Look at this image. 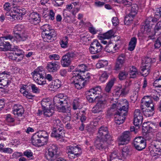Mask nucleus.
Instances as JSON below:
<instances>
[{
  "label": "nucleus",
  "instance_id": "42",
  "mask_svg": "<svg viewBox=\"0 0 161 161\" xmlns=\"http://www.w3.org/2000/svg\"><path fill=\"white\" fill-rule=\"evenodd\" d=\"M53 101L54 105L57 108H59V106L62 105L60 99H59L58 95L54 97Z\"/></svg>",
  "mask_w": 161,
  "mask_h": 161
},
{
  "label": "nucleus",
  "instance_id": "30",
  "mask_svg": "<svg viewBox=\"0 0 161 161\" xmlns=\"http://www.w3.org/2000/svg\"><path fill=\"white\" fill-rule=\"evenodd\" d=\"M147 132H148L154 133L158 130V127L153 124H150L146 126Z\"/></svg>",
  "mask_w": 161,
  "mask_h": 161
},
{
  "label": "nucleus",
  "instance_id": "24",
  "mask_svg": "<svg viewBox=\"0 0 161 161\" xmlns=\"http://www.w3.org/2000/svg\"><path fill=\"white\" fill-rule=\"evenodd\" d=\"M58 96L60 99L61 104L64 105H68L69 102V97L67 96L64 95L63 94H60L58 95Z\"/></svg>",
  "mask_w": 161,
  "mask_h": 161
},
{
  "label": "nucleus",
  "instance_id": "19",
  "mask_svg": "<svg viewBox=\"0 0 161 161\" xmlns=\"http://www.w3.org/2000/svg\"><path fill=\"white\" fill-rule=\"evenodd\" d=\"M59 153L48 151L46 155V157L48 160L53 161L59 156Z\"/></svg>",
  "mask_w": 161,
  "mask_h": 161
},
{
  "label": "nucleus",
  "instance_id": "64",
  "mask_svg": "<svg viewBox=\"0 0 161 161\" xmlns=\"http://www.w3.org/2000/svg\"><path fill=\"white\" fill-rule=\"evenodd\" d=\"M5 41L9 40L10 41H13L15 40V38L14 36L10 34H7L3 36Z\"/></svg>",
  "mask_w": 161,
  "mask_h": 161
},
{
  "label": "nucleus",
  "instance_id": "53",
  "mask_svg": "<svg viewBox=\"0 0 161 161\" xmlns=\"http://www.w3.org/2000/svg\"><path fill=\"white\" fill-rule=\"evenodd\" d=\"M68 40V37L67 36H65L61 40L60 44L62 47L65 48L67 47Z\"/></svg>",
  "mask_w": 161,
  "mask_h": 161
},
{
  "label": "nucleus",
  "instance_id": "23",
  "mask_svg": "<svg viewBox=\"0 0 161 161\" xmlns=\"http://www.w3.org/2000/svg\"><path fill=\"white\" fill-rule=\"evenodd\" d=\"M14 34L16 35L15 37L19 41H25L28 37V36L26 32H22L20 34L19 32H16V31H15Z\"/></svg>",
  "mask_w": 161,
  "mask_h": 161
},
{
  "label": "nucleus",
  "instance_id": "49",
  "mask_svg": "<svg viewBox=\"0 0 161 161\" xmlns=\"http://www.w3.org/2000/svg\"><path fill=\"white\" fill-rule=\"evenodd\" d=\"M60 81L57 80L52 82V85H51V88H52L55 89H57L60 87Z\"/></svg>",
  "mask_w": 161,
  "mask_h": 161
},
{
  "label": "nucleus",
  "instance_id": "61",
  "mask_svg": "<svg viewBox=\"0 0 161 161\" xmlns=\"http://www.w3.org/2000/svg\"><path fill=\"white\" fill-rule=\"evenodd\" d=\"M11 13H13L14 14L18 15V17H19V16L22 14V13L21 12L20 10L16 7L14 8L11 10Z\"/></svg>",
  "mask_w": 161,
  "mask_h": 161
},
{
  "label": "nucleus",
  "instance_id": "60",
  "mask_svg": "<svg viewBox=\"0 0 161 161\" xmlns=\"http://www.w3.org/2000/svg\"><path fill=\"white\" fill-rule=\"evenodd\" d=\"M153 110H152L151 109H148L145 111L143 113L145 116L147 117H149L152 116L153 114Z\"/></svg>",
  "mask_w": 161,
  "mask_h": 161
},
{
  "label": "nucleus",
  "instance_id": "50",
  "mask_svg": "<svg viewBox=\"0 0 161 161\" xmlns=\"http://www.w3.org/2000/svg\"><path fill=\"white\" fill-rule=\"evenodd\" d=\"M8 18L11 21L16 19H20V18L18 17V15L14 14L13 13H10L9 14H8Z\"/></svg>",
  "mask_w": 161,
  "mask_h": 161
},
{
  "label": "nucleus",
  "instance_id": "8",
  "mask_svg": "<svg viewBox=\"0 0 161 161\" xmlns=\"http://www.w3.org/2000/svg\"><path fill=\"white\" fill-rule=\"evenodd\" d=\"M134 144L136 150L138 151L142 150L146 147V140L141 136L136 137L134 140Z\"/></svg>",
  "mask_w": 161,
  "mask_h": 161
},
{
  "label": "nucleus",
  "instance_id": "12",
  "mask_svg": "<svg viewBox=\"0 0 161 161\" xmlns=\"http://www.w3.org/2000/svg\"><path fill=\"white\" fill-rule=\"evenodd\" d=\"M119 111H116L114 114V120L115 123L119 125L123 123L125 119V116L127 114H123V112L120 114Z\"/></svg>",
  "mask_w": 161,
  "mask_h": 161
},
{
  "label": "nucleus",
  "instance_id": "7",
  "mask_svg": "<svg viewBox=\"0 0 161 161\" xmlns=\"http://www.w3.org/2000/svg\"><path fill=\"white\" fill-rule=\"evenodd\" d=\"M98 135V138L105 141H107L111 138L108 128L104 126H102L99 128Z\"/></svg>",
  "mask_w": 161,
  "mask_h": 161
},
{
  "label": "nucleus",
  "instance_id": "15",
  "mask_svg": "<svg viewBox=\"0 0 161 161\" xmlns=\"http://www.w3.org/2000/svg\"><path fill=\"white\" fill-rule=\"evenodd\" d=\"M47 70L49 72H54L56 71L59 68V64L57 62H49L46 67Z\"/></svg>",
  "mask_w": 161,
  "mask_h": 161
},
{
  "label": "nucleus",
  "instance_id": "37",
  "mask_svg": "<svg viewBox=\"0 0 161 161\" xmlns=\"http://www.w3.org/2000/svg\"><path fill=\"white\" fill-rule=\"evenodd\" d=\"M117 45H115L114 46L113 44H110L106 46L104 48V50L105 51L109 53H114V50H116L115 47H116Z\"/></svg>",
  "mask_w": 161,
  "mask_h": 161
},
{
  "label": "nucleus",
  "instance_id": "48",
  "mask_svg": "<svg viewBox=\"0 0 161 161\" xmlns=\"http://www.w3.org/2000/svg\"><path fill=\"white\" fill-rule=\"evenodd\" d=\"M86 68V67L85 65L82 64L78 66L77 68L75 69V71L79 72L80 73V74L81 72H85Z\"/></svg>",
  "mask_w": 161,
  "mask_h": 161
},
{
  "label": "nucleus",
  "instance_id": "1",
  "mask_svg": "<svg viewBox=\"0 0 161 161\" xmlns=\"http://www.w3.org/2000/svg\"><path fill=\"white\" fill-rule=\"evenodd\" d=\"M77 74L71 78V83L77 89H80L84 87L87 81L90 78V74L86 71Z\"/></svg>",
  "mask_w": 161,
  "mask_h": 161
},
{
  "label": "nucleus",
  "instance_id": "21",
  "mask_svg": "<svg viewBox=\"0 0 161 161\" xmlns=\"http://www.w3.org/2000/svg\"><path fill=\"white\" fill-rule=\"evenodd\" d=\"M13 113L15 115L18 116H22L24 113V109L23 107L21 105L18 106L16 105H14L13 107Z\"/></svg>",
  "mask_w": 161,
  "mask_h": 161
},
{
  "label": "nucleus",
  "instance_id": "52",
  "mask_svg": "<svg viewBox=\"0 0 161 161\" xmlns=\"http://www.w3.org/2000/svg\"><path fill=\"white\" fill-rule=\"evenodd\" d=\"M106 102L105 101L99 100L97 103L96 106H97L102 110L104 108L105 106Z\"/></svg>",
  "mask_w": 161,
  "mask_h": 161
},
{
  "label": "nucleus",
  "instance_id": "55",
  "mask_svg": "<svg viewBox=\"0 0 161 161\" xmlns=\"http://www.w3.org/2000/svg\"><path fill=\"white\" fill-rule=\"evenodd\" d=\"M35 81L39 85H43L46 83V81L45 80L43 76V77H40V78H38L37 80H35Z\"/></svg>",
  "mask_w": 161,
  "mask_h": 161
},
{
  "label": "nucleus",
  "instance_id": "46",
  "mask_svg": "<svg viewBox=\"0 0 161 161\" xmlns=\"http://www.w3.org/2000/svg\"><path fill=\"white\" fill-rule=\"evenodd\" d=\"M130 147L128 146H125L122 149V155L124 156H127L130 154Z\"/></svg>",
  "mask_w": 161,
  "mask_h": 161
},
{
  "label": "nucleus",
  "instance_id": "18",
  "mask_svg": "<svg viewBox=\"0 0 161 161\" xmlns=\"http://www.w3.org/2000/svg\"><path fill=\"white\" fill-rule=\"evenodd\" d=\"M151 147L153 148V152L158 154V153L161 152V142L159 141H155L151 145Z\"/></svg>",
  "mask_w": 161,
  "mask_h": 161
},
{
  "label": "nucleus",
  "instance_id": "57",
  "mask_svg": "<svg viewBox=\"0 0 161 161\" xmlns=\"http://www.w3.org/2000/svg\"><path fill=\"white\" fill-rule=\"evenodd\" d=\"M155 48H158L161 46V36H159L156 39L154 44Z\"/></svg>",
  "mask_w": 161,
  "mask_h": 161
},
{
  "label": "nucleus",
  "instance_id": "29",
  "mask_svg": "<svg viewBox=\"0 0 161 161\" xmlns=\"http://www.w3.org/2000/svg\"><path fill=\"white\" fill-rule=\"evenodd\" d=\"M131 8L130 13L129 14L130 16L134 18L137 14L138 9V6L136 4H131Z\"/></svg>",
  "mask_w": 161,
  "mask_h": 161
},
{
  "label": "nucleus",
  "instance_id": "35",
  "mask_svg": "<svg viewBox=\"0 0 161 161\" xmlns=\"http://www.w3.org/2000/svg\"><path fill=\"white\" fill-rule=\"evenodd\" d=\"M3 77L4 78L2 79V77H0V84L1 85L4 86H7L11 82V81L8 79L6 75L3 76Z\"/></svg>",
  "mask_w": 161,
  "mask_h": 161
},
{
  "label": "nucleus",
  "instance_id": "5",
  "mask_svg": "<svg viewBox=\"0 0 161 161\" xmlns=\"http://www.w3.org/2000/svg\"><path fill=\"white\" fill-rule=\"evenodd\" d=\"M103 48L99 41L97 40H95L91 43L89 50L91 54H95L102 52Z\"/></svg>",
  "mask_w": 161,
  "mask_h": 161
},
{
  "label": "nucleus",
  "instance_id": "6",
  "mask_svg": "<svg viewBox=\"0 0 161 161\" xmlns=\"http://www.w3.org/2000/svg\"><path fill=\"white\" fill-rule=\"evenodd\" d=\"M51 136L58 140H62L64 136V132L63 127H53Z\"/></svg>",
  "mask_w": 161,
  "mask_h": 161
},
{
  "label": "nucleus",
  "instance_id": "47",
  "mask_svg": "<svg viewBox=\"0 0 161 161\" xmlns=\"http://www.w3.org/2000/svg\"><path fill=\"white\" fill-rule=\"evenodd\" d=\"M41 29L43 30L42 34H43L46 33L47 31H48L52 29L49 25L45 24L41 27Z\"/></svg>",
  "mask_w": 161,
  "mask_h": 161
},
{
  "label": "nucleus",
  "instance_id": "2",
  "mask_svg": "<svg viewBox=\"0 0 161 161\" xmlns=\"http://www.w3.org/2000/svg\"><path fill=\"white\" fill-rule=\"evenodd\" d=\"M76 56L73 52H69L65 54L62 58L60 62L63 67H68L71 65L72 61Z\"/></svg>",
  "mask_w": 161,
  "mask_h": 161
},
{
  "label": "nucleus",
  "instance_id": "45",
  "mask_svg": "<svg viewBox=\"0 0 161 161\" xmlns=\"http://www.w3.org/2000/svg\"><path fill=\"white\" fill-rule=\"evenodd\" d=\"M48 151L59 153L57 146L56 145L53 144H50L49 145Z\"/></svg>",
  "mask_w": 161,
  "mask_h": 161
},
{
  "label": "nucleus",
  "instance_id": "10",
  "mask_svg": "<svg viewBox=\"0 0 161 161\" xmlns=\"http://www.w3.org/2000/svg\"><path fill=\"white\" fill-rule=\"evenodd\" d=\"M117 108L120 114L123 112V114H127L129 107L128 102L126 99L123 100L118 102L117 103Z\"/></svg>",
  "mask_w": 161,
  "mask_h": 161
},
{
  "label": "nucleus",
  "instance_id": "31",
  "mask_svg": "<svg viewBox=\"0 0 161 161\" xmlns=\"http://www.w3.org/2000/svg\"><path fill=\"white\" fill-rule=\"evenodd\" d=\"M40 138L37 133L33 135L31 138V142L33 145L37 146L38 144L40 143Z\"/></svg>",
  "mask_w": 161,
  "mask_h": 161
},
{
  "label": "nucleus",
  "instance_id": "26",
  "mask_svg": "<svg viewBox=\"0 0 161 161\" xmlns=\"http://www.w3.org/2000/svg\"><path fill=\"white\" fill-rule=\"evenodd\" d=\"M137 38L135 37L131 38L129 44V50L131 51L134 49L137 42Z\"/></svg>",
  "mask_w": 161,
  "mask_h": 161
},
{
  "label": "nucleus",
  "instance_id": "38",
  "mask_svg": "<svg viewBox=\"0 0 161 161\" xmlns=\"http://www.w3.org/2000/svg\"><path fill=\"white\" fill-rule=\"evenodd\" d=\"M142 103L145 105L147 108H150L152 110H154V106L152 100L146 101L144 100H142Z\"/></svg>",
  "mask_w": 161,
  "mask_h": 161
},
{
  "label": "nucleus",
  "instance_id": "20",
  "mask_svg": "<svg viewBox=\"0 0 161 161\" xmlns=\"http://www.w3.org/2000/svg\"><path fill=\"white\" fill-rule=\"evenodd\" d=\"M11 51H14L16 55H17L18 57V62L20 61L23 59L24 56V52L22 50L18 49L17 47H14L12 48Z\"/></svg>",
  "mask_w": 161,
  "mask_h": 161
},
{
  "label": "nucleus",
  "instance_id": "27",
  "mask_svg": "<svg viewBox=\"0 0 161 161\" xmlns=\"http://www.w3.org/2000/svg\"><path fill=\"white\" fill-rule=\"evenodd\" d=\"M144 31H146L147 33V35H149L148 37L150 39H153L154 38V35H150L151 33V27L150 26L149 24H146L145 23V25L144 26Z\"/></svg>",
  "mask_w": 161,
  "mask_h": 161
},
{
  "label": "nucleus",
  "instance_id": "56",
  "mask_svg": "<svg viewBox=\"0 0 161 161\" xmlns=\"http://www.w3.org/2000/svg\"><path fill=\"white\" fill-rule=\"evenodd\" d=\"M101 91V88L99 86L91 89V92H92L93 95H96L97 94H99Z\"/></svg>",
  "mask_w": 161,
  "mask_h": 161
},
{
  "label": "nucleus",
  "instance_id": "28",
  "mask_svg": "<svg viewBox=\"0 0 161 161\" xmlns=\"http://www.w3.org/2000/svg\"><path fill=\"white\" fill-rule=\"evenodd\" d=\"M116 79L115 78H113L108 81L107 83L106 86L105 88L106 92H109L110 91L111 88L113 86Z\"/></svg>",
  "mask_w": 161,
  "mask_h": 161
},
{
  "label": "nucleus",
  "instance_id": "22",
  "mask_svg": "<svg viewBox=\"0 0 161 161\" xmlns=\"http://www.w3.org/2000/svg\"><path fill=\"white\" fill-rule=\"evenodd\" d=\"M43 71L41 70L40 68H38L35 70L31 73L34 80H37L40 77H43L42 73Z\"/></svg>",
  "mask_w": 161,
  "mask_h": 161
},
{
  "label": "nucleus",
  "instance_id": "3",
  "mask_svg": "<svg viewBox=\"0 0 161 161\" xmlns=\"http://www.w3.org/2000/svg\"><path fill=\"white\" fill-rule=\"evenodd\" d=\"M66 152L68 154L69 158L71 159H74L78 157L81 153V148L78 146L74 147L68 146L66 148Z\"/></svg>",
  "mask_w": 161,
  "mask_h": 161
},
{
  "label": "nucleus",
  "instance_id": "4",
  "mask_svg": "<svg viewBox=\"0 0 161 161\" xmlns=\"http://www.w3.org/2000/svg\"><path fill=\"white\" fill-rule=\"evenodd\" d=\"M41 104L43 109V114L46 117L52 116L54 113L53 109H51V102L47 99H44L41 101Z\"/></svg>",
  "mask_w": 161,
  "mask_h": 161
},
{
  "label": "nucleus",
  "instance_id": "34",
  "mask_svg": "<svg viewBox=\"0 0 161 161\" xmlns=\"http://www.w3.org/2000/svg\"><path fill=\"white\" fill-rule=\"evenodd\" d=\"M114 35V33L113 31L112 30H110L106 33L102 34L100 36V37L103 39H109L113 36Z\"/></svg>",
  "mask_w": 161,
  "mask_h": 161
},
{
  "label": "nucleus",
  "instance_id": "62",
  "mask_svg": "<svg viewBox=\"0 0 161 161\" xmlns=\"http://www.w3.org/2000/svg\"><path fill=\"white\" fill-rule=\"evenodd\" d=\"M108 75L107 72L104 71L100 77V80L102 82H104L108 79Z\"/></svg>",
  "mask_w": 161,
  "mask_h": 161
},
{
  "label": "nucleus",
  "instance_id": "11",
  "mask_svg": "<svg viewBox=\"0 0 161 161\" xmlns=\"http://www.w3.org/2000/svg\"><path fill=\"white\" fill-rule=\"evenodd\" d=\"M44 35L42 37L44 41L47 42H51L56 39V32L53 29L47 31L46 33L43 34Z\"/></svg>",
  "mask_w": 161,
  "mask_h": 161
},
{
  "label": "nucleus",
  "instance_id": "33",
  "mask_svg": "<svg viewBox=\"0 0 161 161\" xmlns=\"http://www.w3.org/2000/svg\"><path fill=\"white\" fill-rule=\"evenodd\" d=\"M130 77L131 78L136 77V75L138 74L137 69L135 66H130Z\"/></svg>",
  "mask_w": 161,
  "mask_h": 161
},
{
  "label": "nucleus",
  "instance_id": "17",
  "mask_svg": "<svg viewBox=\"0 0 161 161\" xmlns=\"http://www.w3.org/2000/svg\"><path fill=\"white\" fill-rule=\"evenodd\" d=\"M29 20L32 23L36 25L40 22V17L38 13L33 12L30 14Z\"/></svg>",
  "mask_w": 161,
  "mask_h": 161
},
{
  "label": "nucleus",
  "instance_id": "13",
  "mask_svg": "<svg viewBox=\"0 0 161 161\" xmlns=\"http://www.w3.org/2000/svg\"><path fill=\"white\" fill-rule=\"evenodd\" d=\"M130 132L125 131L124 132L122 135L119 138V144L123 145L127 143L130 140Z\"/></svg>",
  "mask_w": 161,
  "mask_h": 161
},
{
  "label": "nucleus",
  "instance_id": "9",
  "mask_svg": "<svg viewBox=\"0 0 161 161\" xmlns=\"http://www.w3.org/2000/svg\"><path fill=\"white\" fill-rule=\"evenodd\" d=\"M134 124L139 128L142 123L143 119L142 113L139 109L135 110L134 114Z\"/></svg>",
  "mask_w": 161,
  "mask_h": 161
},
{
  "label": "nucleus",
  "instance_id": "63",
  "mask_svg": "<svg viewBox=\"0 0 161 161\" xmlns=\"http://www.w3.org/2000/svg\"><path fill=\"white\" fill-rule=\"evenodd\" d=\"M8 57L10 59L13 60H17H17H18V57H17V55H16L14 51L13 52L9 53Z\"/></svg>",
  "mask_w": 161,
  "mask_h": 161
},
{
  "label": "nucleus",
  "instance_id": "36",
  "mask_svg": "<svg viewBox=\"0 0 161 161\" xmlns=\"http://www.w3.org/2000/svg\"><path fill=\"white\" fill-rule=\"evenodd\" d=\"M154 35H161V21H159L155 25L154 28Z\"/></svg>",
  "mask_w": 161,
  "mask_h": 161
},
{
  "label": "nucleus",
  "instance_id": "14",
  "mask_svg": "<svg viewBox=\"0 0 161 161\" xmlns=\"http://www.w3.org/2000/svg\"><path fill=\"white\" fill-rule=\"evenodd\" d=\"M129 91L128 88L125 86H123L119 85L115 90V94L119 96H123L126 94Z\"/></svg>",
  "mask_w": 161,
  "mask_h": 161
},
{
  "label": "nucleus",
  "instance_id": "51",
  "mask_svg": "<svg viewBox=\"0 0 161 161\" xmlns=\"http://www.w3.org/2000/svg\"><path fill=\"white\" fill-rule=\"evenodd\" d=\"M106 102L105 101L99 100L97 103L96 106H97L102 110L104 108L105 106Z\"/></svg>",
  "mask_w": 161,
  "mask_h": 161
},
{
  "label": "nucleus",
  "instance_id": "44",
  "mask_svg": "<svg viewBox=\"0 0 161 161\" xmlns=\"http://www.w3.org/2000/svg\"><path fill=\"white\" fill-rule=\"evenodd\" d=\"M133 18L130 15V14L126 15L124 20L125 24L127 25H129L132 22Z\"/></svg>",
  "mask_w": 161,
  "mask_h": 161
},
{
  "label": "nucleus",
  "instance_id": "32",
  "mask_svg": "<svg viewBox=\"0 0 161 161\" xmlns=\"http://www.w3.org/2000/svg\"><path fill=\"white\" fill-rule=\"evenodd\" d=\"M2 46V47H0V51H7L10 50H11L12 49L11 48V45L8 41L5 42Z\"/></svg>",
  "mask_w": 161,
  "mask_h": 161
},
{
  "label": "nucleus",
  "instance_id": "58",
  "mask_svg": "<svg viewBox=\"0 0 161 161\" xmlns=\"http://www.w3.org/2000/svg\"><path fill=\"white\" fill-rule=\"evenodd\" d=\"M117 61H119L122 64H124L125 61V54L123 53L121 54L118 57L117 59Z\"/></svg>",
  "mask_w": 161,
  "mask_h": 161
},
{
  "label": "nucleus",
  "instance_id": "39",
  "mask_svg": "<svg viewBox=\"0 0 161 161\" xmlns=\"http://www.w3.org/2000/svg\"><path fill=\"white\" fill-rule=\"evenodd\" d=\"M119 155V154L116 151L111 153L109 155V161H112V160L115 159H120Z\"/></svg>",
  "mask_w": 161,
  "mask_h": 161
},
{
  "label": "nucleus",
  "instance_id": "16",
  "mask_svg": "<svg viewBox=\"0 0 161 161\" xmlns=\"http://www.w3.org/2000/svg\"><path fill=\"white\" fill-rule=\"evenodd\" d=\"M107 141H105L100 138H98L96 139L95 142V146L97 149L102 150L106 148Z\"/></svg>",
  "mask_w": 161,
  "mask_h": 161
},
{
  "label": "nucleus",
  "instance_id": "59",
  "mask_svg": "<svg viewBox=\"0 0 161 161\" xmlns=\"http://www.w3.org/2000/svg\"><path fill=\"white\" fill-rule=\"evenodd\" d=\"M53 123L54 126L53 127H63L62 125L61 124V122L60 120L58 119H56L53 120Z\"/></svg>",
  "mask_w": 161,
  "mask_h": 161
},
{
  "label": "nucleus",
  "instance_id": "40",
  "mask_svg": "<svg viewBox=\"0 0 161 161\" xmlns=\"http://www.w3.org/2000/svg\"><path fill=\"white\" fill-rule=\"evenodd\" d=\"M116 2L122 3L126 7H129L131 5L132 0H117Z\"/></svg>",
  "mask_w": 161,
  "mask_h": 161
},
{
  "label": "nucleus",
  "instance_id": "54",
  "mask_svg": "<svg viewBox=\"0 0 161 161\" xmlns=\"http://www.w3.org/2000/svg\"><path fill=\"white\" fill-rule=\"evenodd\" d=\"M38 135V136L40 137H43L45 138H48V134L46 131L44 130H40L37 133Z\"/></svg>",
  "mask_w": 161,
  "mask_h": 161
},
{
  "label": "nucleus",
  "instance_id": "25",
  "mask_svg": "<svg viewBox=\"0 0 161 161\" xmlns=\"http://www.w3.org/2000/svg\"><path fill=\"white\" fill-rule=\"evenodd\" d=\"M150 67L149 65L145 64L141 67V73L142 75L144 77L147 76L149 73Z\"/></svg>",
  "mask_w": 161,
  "mask_h": 161
},
{
  "label": "nucleus",
  "instance_id": "41",
  "mask_svg": "<svg viewBox=\"0 0 161 161\" xmlns=\"http://www.w3.org/2000/svg\"><path fill=\"white\" fill-rule=\"evenodd\" d=\"M128 75V72L125 70H123L119 72L118 77L120 80H123L126 79Z\"/></svg>",
  "mask_w": 161,
  "mask_h": 161
},
{
  "label": "nucleus",
  "instance_id": "43",
  "mask_svg": "<svg viewBox=\"0 0 161 161\" xmlns=\"http://www.w3.org/2000/svg\"><path fill=\"white\" fill-rule=\"evenodd\" d=\"M108 64V62L107 61L101 60L97 63L96 66L97 68H100L106 66Z\"/></svg>",
  "mask_w": 161,
  "mask_h": 161
}]
</instances>
